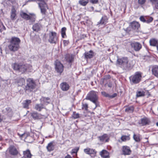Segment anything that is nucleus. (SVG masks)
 <instances>
[{
	"instance_id": "e2e57ef3",
	"label": "nucleus",
	"mask_w": 158,
	"mask_h": 158,
	"mask_svg": "<svg viewBox=\"0 0 158 158\" xmlns=\"http://www.w3.org/2000/svg\"><path fill=\"white\" fill-rule=\"evenodd\" d=\"M36 1V0H29L28 2H35Z\"/></svg>"
},
{
	"instance_id": "cd10ccee",
	"label": "nucleus",
	"mask_w": 158,
	"mask_h": 158,
	"mask_svg": "<svg viewBox=\"0 0 158 158\" xmlns=\"http://www.w3.org/2000/svg\"><path fill=\"white\" fill-rule=\"evenodd\" d=\"M107 19L106 16H103L100 20L98 23V24H105L107 22Z\"/></svg>"
},
{
	"instance_id": "20e7f679",
	"label": "nucleus",
	"mask_w": 158,
	"mask_h": 158,
	"mask_svg": "<svg viewBox=\"0 0 158 158\" xmlns=\"http://www.w3.org/2000/svg\"><path fill=\"white\" fill-rule=\"evenodd\" d=\"M36 85L33 79L28 78L27 80V84L24 88L26 92H31L35 87Z\"/></svg>"
},
{
	"instance_id": "2eb2a0df",
	"label": "nucleus",
	"mask_w": 158,
	"mask_h": 158,
	"mask_svg": "<svg viewBox=\"0 0 158 158\" xmlns=\"http://www.w3.org/2000/svg\"><path fill=\"white\" fill-rule=\"evenodd\" d=\"M152 74L156 77L158 78V66L155 65L152 66Z\"/></svg>"
},
{
	"instance_id": "c9c22d12",
	"label": "nucleus",
	"mask_w": 158,
	"mask_h": 158,
	"mask_svg": "<svg viewBox=\"0 0 158 158\" xmlns=\"http://www.w3.org/2000/svg\"><path fill=\"white\" fill-rule=\"evenodd\" d=\"M123 154L124 155H129L131 153L130 149H123Z\"/></svg>"
},
{
	"instance_id": "6e6d98bb",
	"label": "nucleus",
	"mask_w": 158,
	"mask_h": 158,
	"mask_svg": "<svg viewBox=\"0 0 158 158\" xmlns=\"http://www.w3.org/2000/svg\"><path fill=\"white\" fill-rule=\"evenodd\" d=\"M16 0H8V1L11 2L12 4H15V2Z\"/></svg>"
},
{
	"instance_id": "f704fd0d",
	"label": "nucleus",
	"mask_w": 158,
	"mask_h": 158,
	"mask_svg": "<svg viewBox=\"0 0 158 158\" xmlns=\"http://www.w3.org/2000/svg\"><path fill=\"white\" fill-rule=\"evenodd\" d=\"M144 92L142 90H139L136 92V96L137 97H142L145 95Z\"/></svg>"
},
{
	"instance_id": "09e8293b",
	"label": "nucleus",
	"mask_w": 158,
	"mask_h": 158,
	"mask_svg": "<svg viewBox=\"0 0 158 158\" xmlns=\"http://www.w3.org/2000/svg\"><path fill=\"white\" fill-rule=\"evenodd\" d=\"M153 20V18L152 17H149L148 19L146 20V23H149L151 22Z\"/></svg>"
},
{
	"instance_id": "f3484780",
	"label": "nucleus",
	"mask_w": 158,
	"mask_h": 158,
	"mask_svg": "<svg viewBox=\"0 0 158 158\" xmlns=\"http://www.w3.org/2000/svg\"><path fill=\"white\" fill-rule=\"evenodd\" d=\"M134 64V63L133 60L129 61L127 63L124 70H129L131 69Z\"/></svg>"
},
{
	"instance_id": "393cba45",
	"label": "nucleus",
	"mask_w": 158,
	"mask_h": 158,
	"mask_svg": "<svg viewBox=\"0 0 158 158\" xmlns=\"http://www.w3.org/2000/svg\"><path fill=\"white\" fill-rule=\"evenodd\" d=\"M150 45L153 46H156L158 44V40L155 38L151 39L149 40Z\"/></svg>"
},
{
	"instance_id": "aec40b11",
	"label": "nucleus",
	"mask_w": 158,
	"mask_h": 158,
	"mask_svg": "<svg viewBox=\"0 0 158 158\" xmlns=\"http://www.w3.org/2000/svg\"><path fill=\"white\" fill-rule=\"evenodd\" d=\"M101 142L103 143L108 142L109 141V139L108 138L107 134H105L102 136L98 137Z\"/></svg>"
},
{
	"instance_id": "de8ad7c7",
	"label": "nucleus",
	"mask_w": 158,
	"mask_h": 158,
	"mask_svg": "<svg viewBox=\"0 0 158 158\" xmlns=\"http://www.w3.org/2000/svg\"><path fill=\"white\" fill-rule=\"evenodd\" d=\"M146 2V0H138V3L140 5H143Z\"/></svg>"
},
{
	"instance_id": "9d476101",
	"label": "nucleus",
	"mask_w": 158,
	"mask_h": 158,
	"mask_svg": "<svg viewBox=\"0 0 158 158\" xmlns=\"http://www.w3.org/2000/svg\"><path fill=\"white\" fill-rule=\"evenodd\" d=\"M131 28L135 31H138L140 27V25L139 23L136 21H133L130 23Z\"/></svg>"
},
{
	"instance_id": "a878e982",
	"label": "nucleus",
	"mask_w": 158,
	"mask_h": 158,
	"mask_svg": "<svg viewBox=\"0 0 158 158\" xmlns=\"http://www.w3.org/2000/svg\"><path fill=\"white\" fill-rule=\"evenodd\" d=\"M101 93L103 96L109 98H114L116 97L117 95V94L116 93H114L112 95H110L104 91L102 92Z\"/></svg>"
},
{
	"instance_id": "774afa93",
	"label": "nucleus",
	"mask_w": 158,
	"mask_h": 158,
	"mask_svg": "<svg viewBox=\"0 0 158 158\" xmlns=\"http://www.w3.org/2000/svg\"><path fill=\"white\" fill-rule=\"evenodd\" d=\"M156 125L158 127V122L156 123Z\"/></svg>"
},
{
	"instance_id": "13d9d810",
	"label": "nucleus",
	"mask_w": 158,
	"mask_h": 158,
	"mask_svg": "<svg viewBox=\"0 0 158 158\" xmlns=\"http://www.w3.org/2000/svg\"><path fill=\"white\" fill-rule=\"evenodd\" d=\"M158 0H150V1L152 3H154L157 2V1Z\"/></svg>"
},
{
	"instance_id": "4d7b16f0",
	"label": "nucleus",
	"mask_w": 158,
	"mask_h": 158,
	"mask_svg": "<svg viewBox=\"0 0 158 158\" xmlns=\"http://www.w3.org/2000/svg\"><path fill=\"white\" fill-rule=\"evenodd\" d=\"M105 80V79L104 78V79H102L101 80V81L100 83L101 84H103L104 83V81Z\"/></svg>"
},
{
	"instance_id": "412c9836",
	"label": "nucleus",
	"mask_w": 158,
	"mask_h": 158,
	"mask_svg": "<svg viewBox=\"0 0 158 158\" xmlns=\"http://www.w3.org/2000/svg\"><path fill=\"white\" fill-rule=\"evenodd\" d=\"M16 82L18 86H22L25 83V80L23 78H19L16 80Z\"/></svg>"
},
{
	"instance_id": "f257e3e1",
	"label": "nucleus",
	"mask_w": 158,
	"mask_h": 158,
	"mask_svg": "<svg viewBox=\"0 0 158 158\" xmlns=\"http://www.w3.org/2000/svg\"><path fill=\"white\" fill-rule=\"evenodd\" d=\"M21 40L18 37H12L10 41V44L8 45L9 49L12 52L17 51L19 48V44Z\"/></svg>"
},
{
	"instance_id": "7ed1b4c3",
	"label": "nucleus",
	"mask_w": 158,
	"mask_h": 158,
	"mask_svg": "<svg viewBox=\"0 0 158 158\" xmlns=\"http://www.w3.org/2000/svg\"><path fill=\"white\" fill-rule=\"evenodd\" d=\"M14 70L18 71L22 73H23L27 71L28 65L27 64H24L22 63H14L12 65Z\"/></svg>"
},
{
	"instance_id": "4c0bfd02",
	"label": "nucleus",
	"mask_w": 158,
	"mask_h": 158,
	"mask_svg": "<svg viewBox=\"0 0 158 158\" xmlns=\"http://www.w3.org/2000/svg\"><path fill=\"white\" fill-rule=\"evenodd\" d=\"M66 61L69 63H71L73 60V58L72 56L67 55L65 57Z\"/></svg>"
},
{
	"instance_id": "3c124183",
	"label": "nucleus",
	"mask_w": 158,
	"mask_h": 158,
	"mask_svg": "<svg viewBox=\"0 0 158 158\" xmlns=\"http://www.w3.org/2000/svg\"><path fill=\"white\" fill-rule=\"evenodd\" d=\"M140 20L144 23H146V19H145L143 16H141L139 18Z\"/></svg>"
},
{
	"instance_id": "dca6fc26",
	"label": "nucleus",
	"mask_w": 158,
	"mask_h": 158,
	"mask_svg": "<svg viewBox=\"0 0 158 158\" xmlns=\"http://www.w3.org/2000/svg\"><path fill=\"white\" fill-rule=\"evenodd\" d=\"M60 87L63 91H66L69 89V86L67 83L63 82L60 84Z\"/></svg>"
},
{
	"instance_id": "680f3d73",
	"label": "nucleus",
	"mask_w": 158,
	"mask_h": 158,
	"mask_svg": "<svg viewBox=\"0 0 158 158\" xmlns=\"http://www.w3.org/2000/svg\"><path fill=\"white\" fill-rule=\"evenodd\" d=\"M65 158H72V157L70 155H68L65 157Z\"/></svg>"
},
{
	"instance_id": "f03ea898",
	"label": "nucleus",
	"mask_w": 158,
	"mask_h": 158,
	"mask_svg": "<svg viewBox=\"0 0 158 158\" xmlns=\"http://www.w3.org/2000/svg\"><path fill=\"white\" fill-rule=\"evenodd\" d=\"M97 92L94 91H90L87 94L85 99L89 100L92 102L95 105L94 108V110L97 107L99 106V102L98 101V97L97 94Z\"/></svg>"
},
{
	"instance_id": "6e6552de",
	"label": "nucleus",
	"mask_w": 158,
	"mask_h": 158,
	"mask_svg": "<svg viewBox=\"0 0 158 158\" xmlns=\"http://www.w3.org/2000/svg\"><path fill=\"white\" fill-rule=\"evenodd\" d=\"M55 69L57 72L60 74L63 71L64 67L60 61L56 60L55 61Z\"/></svg>"
},
{
	"instance_id": "603ef678",
	"label": "nucleus",
	"mask_w": 158,
	"mask_h": 158,
	"mask_svg": "<svg viewBox=\"0 0 158 158\" xmlns=\"http://www.w3.org/2000/svg\"><path fill=\"white\" fill-rule=\"evenodd\" d=\"M27 65H28V67H27V70H28V71H31L32 69V66L31 65L27 64Z\"/></svg>"
},
{
	"instance_id": "39448f33",
	"label": "nucleus",
	"mask_w": 158,
	"mask_h": 158,
	"mask_svg": "<svg viewBox=\"0 0 158 158\" xmlns=\"http://www.w3.org/2000/svg\"><path fill=\"white\" fill-rule=\"evenodd\" d=\"M142 78V73L139 72L135 73L134 74L129 77V79L131 83L134 84L138 83L141 81Z\"/></svg>"
},
{
	"instance_id": "79ce46f5",
	"label": "nucleus",
	"mask_w": 158,
	"mask_h": 158,
	"mask_svg": "<svg viewBox=\"0 0 158 158\" xmlns=\"http://www.w3.org/2000/svg\"><path fill=\"white\" fill-rule=\"evenodd\" d=\"M78 150L79 149H73L71 152V154L73 156H77V152Z\"/></svg>"
},
{
	"instance_id": "72a5a7b5",
	"label": "nucleus",
	"mask_w": 158,
	"mask_h": 158,
	"mask_svg": "<svg viewBox=\"0 0 158 158\" xmlns=\"http://www.w3.org/2000/svg\"><path fill=\"white\" fill-rule=\"evenodd\" d=\"M89 0H79V4L83 6H86L89 2Z\"/></svg>"
},
{
	"instance_id": "7c9ffc66",
	"label": "nucleus",
	"mask_w": 158,
	"mask_h": 158,
	"mask_svg": "<svg viewBox=\"0 0 158 158\" xmlns=\"http://www.w3.org/2000/svg\"><path fill=\"white\" fill-rule=\"evenodd\" d=\"M141 124L142 126H144L148 124L149 123V120L146 118H144L141 119Z\"/></svg>"
},
{
	"instance_id": "1a4fd4ad",
	"label": "nucleus",
	"mask_w": 158,
	"mask_h": 158,
	"mask_svg": "<svg viewBox=\"0 0 158 158\" xmlns=\"http://www.w3.org/2000/svg\"><path fill=\"white\" fill-rule=\"evenodd\" d=\"M17 18L16 10L14 6H11V9L10 12V18L11 20L13 21L16 19Z\"/></svg>"
},
{
	"instance_id": "423d86ee",
	"label": "nucleus",
	"mask_w": 158,
	"mask_h": 158,
	"mask_svg": "<svg viewBox=\"0 0 158 158\" xmlns=\"http://www.w3.org/2000/svg\"><path fill=\"white\" fill-rule=\"evenodd\" d=\"M48 41L51 44H56L58 41L57 33L53 31H50L48 34Z\"/></svg>"
},
{
	"instance_id": "b1692460",
	"label": "nucleus",
	"mask_w": 158,
	"mask_h": 158,
	"mask_svg": "<svg viewBox=\"0 0 158 158\" xmlns=\"http://www.w3.org/2000/svg\"><path fill=\"white\" fill-rule=\"evenodd\" d=\"M41 27V25L40 23H36L33 26L32 29L33 31H38L40 30Z\"/></svg>"
},
{
	"instance_id": "bb28decb",
	"label": "nucleus",
	"mask_w": 158,
	"mask_h": 158,
	"mask_svg": "<svg viewBox=\"0 0 158 158\" xmlns=\"http://www.w3.org/2000/svg\"><path fill=\"white\" fill-rule=\"evenodd\" d=\"M23 154V156L26 158H31L32 156L29 150H27L26 151H24Z\"/></svg>"
},
{
	"instance_id": "0e129e2a",
	"label": "nucleus",
	"mask_w": 158,
	"mask_h": 158,
	"mask_svg": "<svg viewBox=\"0 0 158 158\" xmlns=\"http://www.w3.org/2000/svg\"><path fill=\"white\" fill-rule=\"evenodd\" d=\"M91 9H92V10H94V7H93L92 6V7H91Z\"/></svg>"
},
{
	"instance_id": "bf43d9fd",
	"label": "nucleus",
	"mask_w": 158,
	"mask_h": 158,
	"mask_svg": "<svg viewBox=\"0 0 158 158\" xmlns=\"http://www.w3.org/2000/svg\"><path fill=\"white\" fill-rule=\"evenodd\" d=\"M108 86L110 88H111L112 86V83H110L108 85Z\"/></svg>"
},
{
	"instance_id": "4be33fe9",
	"label": "nucleus",
	"mask_w": 158,
	"mask_h": 158,
	"mask_svg": "<svg viewBox=\"0 0 158 158\" xmlns=\"http://www.w3.org/2000/svg\"><path fill=\"white\" fill-rule=\"evenodd\" d=\"M101 156L104 158H109V153L106 150H103L100 153Z\"/></svg>"
},
{
	"instance_id": "58836bf2",
	"label": "nucleus",
	"mask_w": 158,
	"mask_h": 158,
	"mask_svg": "<svg viewBox=\"0 0 158 158\" xmlns=\"http://www.w3.org/2000/svg\"><path fill=\"white\" fill-rule=\"evenodd\" d=\"M134 108L133 106H131L126 107L125 111L126 112H132L134 110Z\"/></svg>"
},
{
	"instance_id": "5fc2aeb1",
	"label": "nucleus",
	"mask_w": 158,
	"mask_h": 158,
	"mask_svg": "<svg viewBox=\"0 0 158 158\" xmlns=\"http://www.w3.org/2000/svg\"><path fill=\"white\" fill-rule=\"evenodd\" d=\"M69 43V41L66 40H64L63 41V44L65 46L67 45Z\"/></svg>"
},
{
	"instance_id": "6ab92c4d",
	"label": "nucleus",
	"mask_w": 158,
	"mask_h": 158,
	"mask_svg": "<svg viewBox=\"0 0 158 158\" xmlns=\"http://www.w3.org/2000/svg\"><path fill=\"white\" fill-rule=\"evenodd\" d=\"M40 100L41 103L43 104L44 106V105H47L50 103V98H48L42 97Z\"/></svg>"
},
{
	"instance_id": "49530a36",
	"label": "nucleus",
	"mask_w": 158,
	"mask_h": 158,
	"mask_svg": "<svg viewBox=\"0 0 158 158\" xmlns=\"http://www.w3.org/2000/svg\"><path fill=\"white\" fill-rule=\"evenodd\" d=\"M88 108V105L86 103L83 104L82 105V109L87 110Z\"/></svg>"
},
{
	"instance_id": "ddd939ff",
	"label": "nucleus",
	"mask_w": 158,
	"mask_h": 158,
	"mask_svg": "<svg viewBox=\"0 0 158 158\" xmlns=\"http://www.w3.org/2000/svg\"><path fill=\"white\" fill-rule=\"evenodd\" d=\"M22 137L24 138L25 141L28 143H32L33 141V138L30 136L27 133H24L22 135Z\"/></svg>"
},
{
	"instance_id": "69168bd1",
	"label": "nucleus",
	"mask_w": 158,
	"mask_h": 158,
	"mask_svg": "<svg viewBox=\"0 0 158 158\" xmlns=\"http://www.w3.org/2000/svg\"><path fill=\"white\" fill-rule=\"evenodd\" d=\"M156 47L157 50L158 51V44L156 45Z\"/></svg>"
},
{
	"instance_id": "a18cd8bd",
	"label": "nucleus",
	"mask_w": 158,
	"mask_h": 158,
	"mask_svg": "<svg viewBox=\"0 0 158 158\" xmlns=\"http://www.w3.org/2000/svg\"><path fill=\"white\" fill-rule=\"evenodd\" d=\"M54 149H47V154L48 155H53V153H50Z\"/></svg>"
},
{
	"instance_id": "0eeeda50",
	"label": "nucleus",
	"mask_w": 158,
	"mask_h": 158,
	"mask_svg": "<svg viewBox=\"0 0 158 158\" xmlns=\"http://www.w3.org/2000/svg\"><path fill=\"white\" fill-rule=\"evenodd\" d=\"M128 62V58L126 57H123L118 59L117 60L116 64L119 66L123 69L126 68L127 63Z\"/></svg>"
},
{
	"instance_id": "c03bdc74",
	"label": "nucleus",
	"mask_w": 158,
	"mask_h": 158,
	"mask_svg": "<svg viewBox=\"0 0 158 158\" xmlns=\"http://www.w3.org/2000/svg\"><path fill=\"white\" fill-rule=\"evenodd\" d=\"M54 142H52L49 143L46 147V148H52L54 147Z\"/></svg>"
},
{
	"instance_id": "9b49d317",
	"label": "nucleus",
	"mask_w": 158,
	"mask_h": 158,
	"mask_svg": "<svg viewBox=\"0 0 158 158\" xmlns=\"http://www.w3.org/2000/svg\"><path fill=\"white\" fill-rule=\"evenodd\" d=\"M132 48L136 51H138L141 48L142 45L139 42H133L131 44Z\"/></svg>"
},
{
	"instance_id": "37998d69",
	"label": "nucleus",
	"mask_w": 158,
	"mask_h": 158,
	"mask_svg": "<svg viewBox=\"0 0 158 158\" xmlns=\"http://www.w3.org/2000/svg\"><path fill=\"white\" fill-rule=\"evenodd\" d=\"M72 116L74 119H76L79 118L80 114L78 113H76L75 112H73Z\"/></svg>"
},
{
	"instance_id": "a211bd4d",
	"label": "nucleus",
	"mask_w": 158,
	"mask_h": 158,
	"mask_svg": "<svg viewBox=\"0 0 158 158\" xmlns=\"http://www.w3.org/2000/svg\"><path fill=\"white\" fill-rule=\"evenodd\" d=\"M85 58L90 59L92 58L94 56V53L92 50H90L88 52H85L84 54Z\"/></svg>"
},
{
	"instance_id": "2f4dec72",
	"label": "nucleus",
	"mask_w": 158,
	"mask_h": 158,
	"mask_svg": "<svg viewBox=\"0 0 158 158\" xmlns=\"http://www.w3.org/2000/svg\"><path fill=\"white\" fill-rule=\"evenodd\" d=\"M133 138L134 140L136 142H139L141 140V135L139 134H134Z\"/></svg>"
},
{
	"instance_id": "c756f323",
	"label": "nucleus",
	"mask_w": 158,
	"mask_h": 158,
	"mask_svg": "<svg viewBox=\"0 0 158 158\" xmlns=\"http://www.w3.org/2000/svg\"><path fill=\"white\" fill-rule=\"evenodd\" d=\"M9 151L10 154L13 156L17 155L19 153V152L16 149H10Z\"/></svg>"
},
{
	"instance_id": "4468645a",
	"label": "nucleus",
	"mask_w": 158,
	"mask_h": 158,
	"mask_svg": "<svg viewBox=\"0 0 158 158\" xmlns=\"http://www.w3.org/2000/svg\"><path fill=\"white\" fill-rule=\"evenodd\" d=\"M31 114L32 118L35 119H41L42 118L43 115L36 111L31 113Z\"/></svg>"
},
{
	"instance_id": "c85d7f7f",
	"label": "nucleus",
	"mask_w": 158,
	"mask_h": 158,
	"mask_svg": "<svg viewBox=\"0 0 158 158\" xmlns=\"http://www.w3.org/2000/svg\"><path fill=\"white\" fill-rule=\"evenodd\" d=\"M20 15L22 18L26 20H28L29 19V15L23 11H21L20 12Z\"/></svg>"
},
{
	"instance_id": "f8f14e48",
	"label": "nucleus",
	"mask_w": 158,
	"mask_h": 158,
	"mask_svg": "<svg viewBox=\"0 0 158 158\" xmlns=\"http://www.w3.org/2000/svg\"><path fill=\"white\" fill-rule=\"evenodd\" d=\"M84 152L86 154H89L92 157H94L96 156V151L93 149H85Z\"/></svg>"
},
{
	"instance_id": "052dcab7",
	"label": "nucleus",
	"mask_w": 158,
	"mask_h": 158,
	"mask_svg": "<svg viewBox=\"0 0 158 158\" xmlns=\"http://www.w3.org/2000/svg\"><path fill=\"white\" fill-rule=\"evenodd\" d=\"M2 26H3V28L2 29H0V31H1V32L2 30H5L6 29V27H5L3 25Z\"/></svg>"
},
{
	"instance_id": "8fccbe9b",
	"label": "nucleus",
	"mask_w": 158,
	"mask_h": 158,
	"mask_svg": "<svg viewBox=\"0 0 158 158\" xmlns=\"http://www.w3.org/2000/svg\"><path fill=\"white\" fill-rule=\"evenodd\" d=\"M89 2L93 4H98V0H89Z\"/></svg>"
},
{
	"instance_id": "a19ab883",
	"label": "nucleus",
	"mask_w": 158,
	"mask_h": 158,
	"mask_svg": "<svg viewBox=\"0 0 158 158\" xmlns=\"http://www.w3.org/2000/svg\"><path fill=\"white\" fill-rule=\"evenodd\" d=\"M30 14L31 15H29V20L31 22L33 23L35 21L36 16L35 15L33 14Z\"/></svg>"
},
{
	"instance_id": "338daca9",
	"label": "nucleus",
	"mask_w": 158,
	"mask_h": 158,
	"mask_svg": "<svg viewBox=\"0 0 158 158\" xmlns=\"http://www.w3.org/2000/svg\"><path fill=\"white\" fill-rule=\"evenodd\" d=\"M123 148H127V147H125V146H123Z\"/></svg>"
},
{
	"instance_id": "864d4df0",
	"label": "nucleus",
	"mask_w": 158,
	"mask_h": 158,
	"mask_svg": "<svg viewBox=\"0 0 158 158\" xmlns=\"http://www.w3.org/2000/svg\"><path fill=\"white\" fill-rule=\"evenodd\" d=\"M155 4V8L156 9H158V0L157 2L154 3Z\"/></svg>"
},
{
	"instance_id": "ea45409f",
	"label": "nucleus",
	"mask_w": 158,
	"mask_h": 158,
	"mask_svg": "<svg viewBox=\"0 0 158 158\" xmlns=\"http://www.w3.org/2000/svg\"><path fill=\"white\" fill-rule=\"evenodd\" d=\"M121 140L123 141L128 140L130 139L129 135H123L121 138Z\"/></svg>"
},
{
	"instance_id": "5701e85b",
	"label": "nucleus",
	"mask_w": 158,
	"mask_h": 158,
	"mask_svg": "<svg viewBox=\"0 0 158 158\" xmlns=\"http://www.w3.org/2000/svg\"><path fill=\"white\" fill-rule=\"evenodd\" d=\"M44 108V106L41 103L36 104L34 107L35 110L39 111H40Z\"/></svg>"
},
{
	"instance_id": "473e14b6",
	"label": "nucleus",
	"mask_w": 158,
	"mask_h": 158,
	"mask_svg": "<svg viewBox=\"0 0 158 158\" xmlns=\"http://www.w3.org/2000/svg\"><path fill=\"white\" fill-rule=\"evenodd\" d=\"M31 101L30 100H27L25 101L23 103V106L24 108H28L29 105L31 103Z\"/></svg>"
},
{
	"instance_id": "e433bc0d",
	"label": "nucleus",
	"mask_w": 158,
	"mask_h": 158,
	"mask_svg": "<svg viewBox=\"0 0 158 158\" xmlns=\"http://www.w3.org/2000/svg\"><path fill=\"white\" fill-rule=\"evenodd\" d=\"M66 28L65 27H62L61 30V33L62 38H65L66 37Z\"/></svg>"
}]
</instances>
